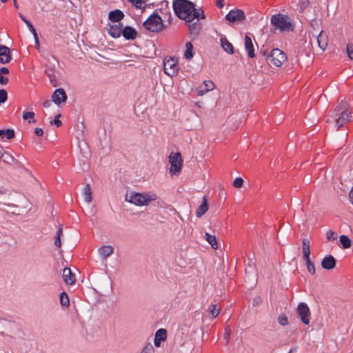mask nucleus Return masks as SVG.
I'll return each instance as SVG.
<instances>
[{
	"instance_id": "1",
	"label": "nucleus",
	"mask_w": 353,
	"mask_h": 353,
	"mask_svg": "<svg viewBox=\"0 0 353 353\" xmlns=\"http://www.w3.org/2000/svg\"><path fill=\"white\" fill-rule=\"evenodd\" d=\"M172 8L175 15L186 23H192L195 19L199 21L205 19L203 8H196L195 4L189 0H174Z\"/></svg>"
},
{
	"instance_id": "2",
	"label": "nucleus",
	"mask_w": 353,
	"mask_h": 353,
	"mask_svg": "<svg viewBox=\"0 0 353 353\" xmlns=\"http://www.w3.org/2000/svg\"><path fill=\"white\" fill-rule=\"evenodd\" d=\"M157 195L154 192H133L129 198L126 196V200L136 205L143 206L148 205L151 201H155Z\"/></svg>"
},
{
	"instance_id": "3",
	"label": "nucleus",
	"mask_w": 353,
	"mask_h": 353,
	"mask_svg": "<svg viewBox=\"0 0 353 353\" xmlns=\"http://www.w3.org/2000/svg\"><path fill=\"white\" fill-rule=\"evenodd\" d=\"M270 22L275 30H279L281 32L292 31L294 29L290 17L285 14H274L271 17Z\"/></svg>"
},
{
	"instance_id": "4",
	"label": "nucleus",
	"mask_w": 353,
	"mask_h": 353,
	"mask_svg": "<svg viewBox=\"0 0 353 353\" xmlns=\"http://www.w3.org/2000/svg\"><path fill=\"white\" fill-rule=\"evenodd\" d=\"M143 26L147 30L152 32H160L166 28L162 17L157 13V10L146 19Z\"/></svg>"
},
{
	"instance_id": "5",
	"label": "nucleus",
	"mask_w": 353,
	"mask_h": 353,
	"mask_svg": "<svg viewBox=\"0 0 353 353\" xmlns=\"http://www.w3.org/2000/svg\"><path fill=\"white\" fill-rule=\"evenodd\" d=\"M267 61L274 66L281 67L287 61V56L283 51L275 48L268 55Z\"/></svg>"
},
{
	"instance_id": "6",
	"label": "nucleus",
	"mask_w": 353,
	"mask_h": 353,
	"mask_svg": "<svg viewBox=\"0 0 353 353\" xmlns=\"http://www.w3.org/2000/svg\"><path fill=\"white\" fill-rule=\"evenodd\" d=\"M334 123L338 130L350 121L351 112L347 110H342L341 108L337 106L334 110Z\"/></svg>"
},
{
	"instance_id": "7",
	"label": "nucleus",
	"mask_w": 353,
	"mask_h": 353,
	"mask_svg": "<svg viewBox=\"0 0 353 353\" xmlns=\"http://www.w3.org/2000/svg\"><path fill=\"white\" fill-rule=\"evenodd\" d=\"M169 162L170 163V172L172 174H179L183 164L181 154L172 152L169 155Z\"/></svg>"
},
{
	"instance_id": "8",
	"label": "nucleus",
	"mask_w": 353,
	"mask_h": 353,
	"mask_svg": "<svg viewBox=\"0 0 353 353\" xmlns=\"http://www.w3.org/2000/svg\"><path fill=\"white\" fill-rule=\"evenodd\" d=\"M164 72L169 77H174L178 74V59L174 57H165L163 61Z\"/></svg>"
},
{
	"instance_id": "9",
	"label": "nucleus",
	"mask_w": 353,
	"mask_h": 353,
	"mask_svg": "<svg viewBox=\"0 0 353 353\" xmlns=\"http://www.w3.org/2000/svg\"><path fill=\"white\" fill-rule=\"evenodd\" d=\"M296 312L301 321L304 324L308 325L310 321L311 312L307 305L303 302L299 303L296 308Z\"/></svg>"
},
{
	"instance_id": "10",
	"label": "nucleus",
	"mask_w": 353,
	"mask_h": 353,
	"mask_svg": "<svg viewBox=\"0 0 353 353\" xmlns=\"http://www.w3.org/2000/svg\"><path fill=\"white\" fill-rule=\"evenodd\" d=\"M225 19L232 23H242L245 19V16L243 10L235 9L226 14Z\"/></svg>"
},
{
	"instance_id": "11",
	"label": "nucleus",
	"mask_w": 353,
	"mask_h": 353,
	"mask_svg": "<svg viewBox=\"0 0 353 353\" xmlns=\"http://www.w3.org/2000/svg\"><path fill=\"white\" fill-rule=\"evenodd\" d=\"M157 12H159L161 15L165 19L169 25L172 23V17L169 8L168 2H163L161 3V8L157 10Z\"/></svg>"
},
{
	"instance_id": "12",
	"label": "nucleus",
	"mask_w": 353,
	"mask_h": 353,
	"mask_svg": "<svg viewBox=\"0 0 353 353\" xmlns=\"http://www.w3.org/2000/svg\"><path fill=\"white\" fill-rule=\"evenodd\" d=\"M215 85L212 81L205 80L196 89V92L199 96H203L205 93L214 90Z\"/></svg>"
},
{
	"instance_id": "13",
	"label": "nucleus",
	"mask_w": 353,
	"mask_h": 353,
	"mask_svg": "<svg viewBox=\"0 0 353 353\" xmlns=\"http://www.w3.org/2000/svg\"><path fill=\"white\" fill-rule=\"evenodd\" d=\"M52 99L54 103L59 105L66 101V93L62 88L57 89L52 95Z\"/></svg>"
},
{
	"instance_id": "14",
	"label": "nucleus",
	"mask_w": 353,
	"mask_h": 353,
	"mask_svg": "<svg viewBox=\"0 0 353 353\" xmlns=\"http://www.w3.org/2000/svg\"><path fill=\"white\" fill-rule=\"evenodd\" d=\"M11 61L10 48L6 46H0V63H8Z\"/></svg>"
},
{
	"instance_id": "15",
	"label": "nucleus",
	"mask_w": 353,
	"mask_h": 353,
	"mask_svg": "<svg viewBox=\"0 0 353 353\" xmlns=\"http://www.w3.org/2000/svg\"><path fill=\"white\" fill-rule=\"evenodd\" d=\"M316 40L318 42L319 47L321 50H325L327 47L329 41L327 34L323 30H321V32L317 36Z\"/></svg>"
},
{
	"instance_id": "16",
	"label": "nucleus",
	"mask_w": 353,
	"mask_h": 353,
	"mask_svg": "<svg viewBox=\"0 0 353 353\" xmlns=\"http://www.w3.org/2000/svg\"><path fill=\"white\" fill-rule=\"evenodd\" d=\"M321 265L325 270H332L336 266V260L332 255L326 256L323 259Z\"/></svg>"
},
{
	"instance_id": "17",
	"label": "nucleus",
	"mask_w": 353,
	"mask_h": 353,
	"mask_svg": "<svg viewBox=\"0 0 353 353\" xmlns=\"http://www.w3.org/2000/svg\"><path fill=\"white\" fill-rule=\"evenodd\" d=\"M122 35L125 39L133 40L136 39L137 32L134 28L130 26H126L122 29Z\"/></svg>"
},
{
	"instance_id": "18",
	"label": "nucleus",
	"mask_w": 353,
	"mask_h": 353,
	"mask_svg": "<svg viewBox=\"0 0 353 353\" xmlns=\"http://www.w3.org/2000/svg\"><path fill=\"white\" fill-rule=\"evenodd\" d=\"M63 279L64 282L68 285H72L75 282V276L72 273L71 270L68 268H65L63 269Z\"/></svg>"
},
{
	"instance_id": "19",
	"label": "nucleus",
	"mask_w": 353,
	"mask_h": 353,
	"mask_svg": "<svg viewBox=\"0 0 353 353\" xmlns=\"http://www.w3.org/2000/svg\"><path fill=\"white\" fill-rule=\"evenodd\" d=\"M221 47L223 50L230 54H232L234 52L233 45L228 40L225 36H222L220 39Z\"/></svg>"
},
{
	"instance_id": "20",
	"label": "nucleus",
	"mask_w": 353,
	"mask_h": 353,
	"mask_svg": "<svg viewBox=\"0 0 353 353\" xmlns=\"http://www.w3.org/2000/svg\"><path fill=\"white\" fill-rule=\"evenodd\" d=\"M245 48L248 52V57L254 58L255 57L254 46L252 39L248 35L245 37Z\"/></svg>"
},
{
	"instance_id": "21",
	"label": "nucleus",
	"mask_w": 353,
	"mask_h": 353,
	"mask_svg": "<svg viewBox=\"0 0 353 353\" xmlns=\"http://www.w3.org/2000/svg\"><path fill=\"white\" fill-rule=\"evenodd\" d=\"M167 332L165 329H159L155 334L154 344L156 346L159 347L161 345V341L166 340Z\"/></svg>"
},
{
	"instance_id": "22",
	"label": "nucleus",
	"mask_w": 353,
	"mask_h": 353,
	"mask_svg": "<svg viewBox=\"0 0 353 353\" xmlns=\"http://www.w3.org/2000/svg\"><path fill=\"white\" fill-rule=\"evenodd\" d=\"M302 251L304 260L310 259V244L307 239H303L302 241Z\"/></svg>"
},
{
	"instance_id": "23",
	"label": "nucleus",
	"mask_w": 353,
	"mask_h": 353,
	"mask_svg": "<svg viewBox=\"0 0 353 353\" xmlns=\"http://www.w3.org/2000/svg\"><path fill=\"white\" fill-rule=\"evenodd\" d=\"M124 17V14L120 10H114L109 12L108 19L113 22H119Z\"/></svg>"
},
{
	"instance_id": "24",
	"label": "nucleus",
	"mask_w": 353,
	"mask_h": 353,
	"mask_svg": "<svg viewBox=\"0 0 353 353\" xmlns=\"http://www.w3.org/2000/svg\"><path fill=\"white\" fill-rule=\"evenodd\" d=\"M121 25L110 26L108 30L109 34L114 38H119L122 34Z\"/></svg>"
},
{
	"instance_id": "25",
	"label": "nucleus",
	"mask_w": 353,
	"mask_h": 353,
	"mask_svg": "<svg viewBox=\"0 0 353 353\" xmlns=\"http://www.w3.org/2000/svg\"><path fill=\"white\" fill-rule=\"evenodd\" d=\"M208 210V200L205 196L203 198L202 203L198 208L196 212V215L197 217H201L203 216Z\"/></svg>"
},
{
	"instance_id": "26",
	"label": "nucleus",
	"mask_w": 353,
	"mask_h": 353,
	"mask_svg": "<svg viewBox=\"0 0 353 353\" xmlns=\"http://www.w3.org/2000/svg\"><path fill=\"white\" fill-rule=\"evenodd\" d=\"M188 23V29L192 35L198 36L201 30V25L199 23Z\"/></svg>"
},
{
	"instance_id": "27",
	"label": "nucleus",
	"mask_w": 353,
	"mask_h": 353,
	"mask_svg": "<svg viewBox=\"0 0 353 353\" xmlns=\"http://www.w3.org/2000/svg\"><path fill=\"white\" fill-rule=\"evenodd\" d=\"M99 252L100 255L103 259H106L107 257H108L113 253L114 248L110 245H105V246L101 247L99 250Z\"/></svg>"
},
{
	"instance_id": "28",
	"label": "nucleus",
	"mask_w": 353,
	"mask_h": 353,
	"mask_svg": "<svg viewBox=\"0 0 353 353\" xmlns=\"http://www.w3.org/2000/svg\"><path fill=\"white\" fill-rule=\"evenodd\" d=\"M83 194L85 202L90 203L92 201V189L90 184L85 185V188H83Z\"/></svg>"
},
{
	"instance_id": "29",
	"label": "nucleus",
	"mask_w": 353,
	"mask_h": 353,
	"mask_svg": "<svg viewBox=\"0 0 353 353\" xmlns=\"http://www.w3.org/2000/svg\"><path fill=\"white\" fill-rule=\"evenodd\" d=\"M205 240L212 246V248L214 250H216L218 248V243L215 236L211 235L207 232L205 233Z\"/></svg>"
},
{
	"instance_id": "30",
	"label": "nucleus",
	"mask_w": 353,
	"mask_h": 353,
	"mask_svg": "<svg viewBox=\"0 0 353 353\" xmlns=\"http://www.w3.org/2000/svg\"><path fill=\"white\" fill-rule=\"evenodd\" d=\"M9 73V70L6 67H2L0 69V83L1 85H6L8 83V79L7 77H4L3 74H8Z\"/></svg>"
},
{
	"instance_id": "31",
	"label": "nucleus",
	"mask_w": 353,
	"mask_h": 353,
	"mask_svg": "<svg viewBox=\"0 0 353 353\" xmlns=\"http://www.w3.org/2000/svg\"><path fill=\"white\" fill-rule=\"evenodd\" d=\"M221 307L216 304H211L208 307V312L212 318L216 317L220 313Z\"/></svg>"
},
{
	"instance_id": "32",
	"label": "nucleus",
	"mask_w": 353,
	"mask_h": 353,
	"mask_svg": "<svg viewBox=\"0 0 353 353\" xmlns=\"http://www.w3.org/2000/svg\"><path fill=\"white\" fill-rule=\"evenodd\" d=\"M186 50L184 53V57L187 59H190L193 57V46L190 42H187L185 44Z\"/></svg>"
},
{
	"instance_id": "33",
	"label": "nucleus",
	"mask_w": 353,
	"mask_h": 353,
	"mask_svg": "<svg viewBox=\"0 0 353 353\" xmlns=\"http://www.w3.org/2000/svg\"><path fill=\"white\" fill-rule=\"evenodd\" d=\"M340 241L343 248H349L351 246V240L347 236L341 235L340 236Z\"/></svg>"
},
{
	"instance_id": "34",
	"label": "nucleus",
	"mask_w": 353,
	"mask_h": 353,
	"mask_svg": "<svg viewBox=\"0 0 353 353\" xmlns=\"http://www.w3.org/2000/svg\"><path fill=\"white\" fill-rule=\"evenodd\" d=\"M60 303L62 306L68 307L69 305L70 301L67 294L65 292H63L60 294Z\"/></svg>"
},
{
	"instance_id": "35",
	"label": "nucleus",
	"mask_w": 353,
	"mask_h": 353,
	"mask_svg": "<svg viewBox=\"0 0 353 353\" xmlns=\"http://www.w3.org/2000/svg\"><path fill=\"white\" fill-rule=\"evenodd\" d=\"M35 116L34 112H24L22 115V118L24 120H28V123H35V120L34 119Z\"/></svg>"
},
{
	"instance_id": "36",
	"label": "nucleus",
	"mask_w": 353,
	"mask_h": 353,
	"mask_svg": "<svg viewBox=\"0 0 353 353\" xmlns=\"http://www.w3.org/2000/svg\"><path fill=\"white\" fill-rule=\"evenodd\" d=\"M5 135L8 139H11L14 137V131L12 129L0 130V136Z\"/></svg>"
},
{
	"instance_id": "37",
	"label": "nucleus",
	"mask_w": 353,
	"mask_h": 353,
	"mask_svg": "<svg viewBox=\"0 0 353 353\" xmlns=\"http://www.w3.org/2000/svg\"><path fill=\"white\" fill-rule=\"evenodd\" d=\"M305 261L306 263V266H307V269L308 272L312 274H314L315 267H314V265L313 264V263L311 261L310 259H309L307 260H305Z\"/></svg>"
},
{
	"instance_id": "38",
	"label": "nucleus",
	"mask_w": 353,
	"mask_h": 353,
	"mask_svg": "<svg viewBox=\"0 0 353 353\" xmlns=\"http://www.w3.org/2000/svg\"><path fill=\"white\" fill-rule=\"evenodd\" d=\"M141 353H155L154 348L151 343L147 344Z\"/></svg>"
},
{
	"instance_id": "39",
	"label": "nucleus",
	"mask_w": 353,
	"mask_h": 353,
	"mask_svg": "<svg viewBox=\"0 0 353 353\" xmlns=\"http://www.w3.org/2000/svg\"><path fill=\"white\" fill-rule=\"evenodd\" d=\"M8 99V94L6 90H0V104L5 103Z\"/></svg>"
},
{
	"instance_id": "40",
	"label": "nucleus",
	"mask_w": 353,
	"mask_h": 353,
	"mask_svg": "<svg viewBox=\"0 0 353 353\" xmlns=\"http://www.w3.org/2000/svg\"><path fill=\"white\" fill-rule=\"evenodd\" d=\"M279 323L281 325H287L288 324V317L285 314H281L278 318Z\"/></svg>"
},
{
	"instance_id": "41",
	"label": "nucleus",
	"mask_w": 353,
	"mask_h": 353,
	"mask_svg": "<svg viewBox=\"0 0 353 353\" xmlns=\"http://www.w3.org/2000/svg\"><path fill=\"white\" fill-rule=\"evenodd\" d=\"M243 180L241 177L236 178L233 181L234 187L236 188H241L243 186Z\"/></svg>"
},
{
	"instance_id": "42",
	"label": "nucleus",
	"mask_w": 353,
	"mask_h": 353,
	"mask_svg": "<svg viewBox=\"0 0 353 353\" xmlns=\"http://www.w3.org/2000/svg\"><path fill=\"white\" fill-rule=\"evenodd\" d=\"M5 154V157H3V160L4 162L6 163H11L12 162L14 161V159L12 156L10 155L8 153H3Z\"/></svg>"
},
{
	"instance_id": "43",
	"label": "nucleus",
	"mask_w": 353,
	"mask_h": 353,
	"mask_svg": "<svg viewBox=\"0 0 353 353\" xmlns=\"http://www.w3.org/2000/svg\"><path fill=\"white\" fill-rule=\"evenodd\" d=\"M326 238L328 241H334L336 239V234L332 230H329L326 234Z\"/></svg>"
},
{
	"instance_id": "44",
	"label": "nucleus",
	"mask_w": 353,
	"mask_h": 353,
	"mask_svg": "<svg viewBox=\"0 0 353 353\" xmlns=\"http://www.w3.org/2000/svg\"><path fill=\"white\" fill-rule=\"evenodd\" d=\"M347 55L350 59H353V45L347 44Z\"/></svg>"
},
{
	"instance_id": "45",
	"label": "nucleus",
	"mask_w": 353,
	"mask_h": 353,
	"mask_svg": "<svg viewBox=\"0 0 353 353\" xmlns=\"http://www.w3.org/2000/svg\"><path fill=\"white\" fill-rule=\"evenodd\" d=\"M231 330L230 326H226L225 327V333H224V339L228 341L230 337Z\"/></svg>"
},
{
	"instance_id": "46",
	"label": "nucleus",
	"mask_w": 353,
	"mask_h": 353,
	"mask_svg": "<svg viewBox=\"0 0 353 353\" xmlns=\"http://www.w3.org/2000/svg\"><path fill=\"white\" fill-rule=\"evenodd\" d=\"M26 25L28 27L30 31L32 33L33 36H35V34H37V33L35 28L32 26V23L30 21H29L28 23H26Z\"/></svg>"
},
{
	"instance_id": "47",
	"label": "nucleus",
	"mask_w": 353,
	"mask_h": 353,
	"mask_svg": "<svg viewBox=\"0 0 353 353\" xmlns=\"http://www.w3.org/2000/svg\"><path fill=\"white\" fill-rule=\"evenodd\" d=\"M34 133L38 137H41L43 134V130L40 128H36L34 129Z\"/></svg>"
},
{
	"instance_id": "48",
	"label": "nucleus",
	"mask_w": 353,
	"mask_h": 353,
	"mask_svg": "<svg viewBox=\"0 0 353 353\" xmlns=\"http://www.w3.org/2000/svg\"><path fill=\"white\" fill-rule=\"evenodd\" d=\"M54 245L57 248H61V237L55 236Z\"/></svg>"
},
{
	"instance_id": "49",
	"label": "nucleus",
	"mask_w": 353,
	"mask_h": 353,
	"mask_svg": "<svg viewBox=\"0 0 353 353\" xmlns=\"http://www.w3.org/2000/svg\"><path fill=\"white\" fill-rule=\"evenodd\" d=\"M225 0H216V6L219 8H222L225 6Z\"/></svg>"
},
{
	"instance_id": "50",
	"label": "nucleus",
	"mask_w": 353,
	"mask_h": 353,
	"mask_svg": "<svg viewBox=\"0 0 353 353\" xmlns=\"http://www.w3.org/2000/svg\"><path fill=\"white\" fill-rule=\"evenodd\" d=\"M34 39L35 41V48L39 50L40 48V44H39V37H38L37 34H35V36H34Z\"/></svg>"
},
{
	"instance_id": "51",
	"label": "nucleus",
	"mask_w": 353,
	"mask_h": 353,
	"mask_svg": "<svg viewBox=\"0 0 353 353\" xmlns=\"http://www.w3.org/2000/svg\"><path fill=\"white\" fill-rule=\"evenodd\" d=\"M59 115H57L54 119V123L56 126L59 127L61 125V121L59 119Z\"/></svg>"
},
{
	"instance_id": "52",
	"label": "nucleus",
	"mask_w": 353,
	"mask_h": 353,
	"mask_svg": "<svg viewBox=\"0 0 353 353\" xmlns=\"http://www.w3.org/2000/svg\"><path fill=\"white\" fill-rule=\"evenodd\" d=\"M259 54L262 55L263 57H264L267 59L268 55L270 54L268 52V50H262L261 49L259 52Z\"/></svg>"
},
{
	"instance_id": "53",
	"label": "nucleus",
	"mask_w": 353,
	"mask_h": 353,
	"mask_svg": "<svg viewBox=\"0 0 353 353\" xmlns=\"http://www.w3.org/2000/svg\"><path fill=\"white\" fill-rule=\"evenodd\" d=\"M51 104H52L51 101L49 100H47L43 102V105L44 108H49L51 105Z\"/></svg>"
},
{
	"instance_id": "54",
	"label": "nucleus",
	"mask_w": 353,
	"mask_h": 353,
	"mask_svg": "<svg viewBox=\"0 0 353 353\" xmlns=\"http://www.w3.org/2000/svg\"><path fill=\"white\" fill-rule=\"evenodd\" d=\"M19 17L24 23H26V24L30 21L21 13H19Z\"/></svg>"
},
{
	"instance_id": "55",
	"label": "nucleus",
	"mask_w": 353,
	"mask_h": 353,
	"mask_svg": "<svg viewBox=\"0 0 353 353\" xmlns=\"http://www.w3.org/2000/svg\"><path fill=\"white\" fill-rule=\"evenodd\" d=\"M62 234H63V228H62V227H61V228H59V230H58V231L57 232L56 236L61 237Z\"/></svg>"
},
{
	"instance_id": "56",
	"label": "nucleus",
	"mask_w": 353,
	"mask_h": 353,
	"mask_svg": "<svg viewBox=\"0 0 353 353\" xmlns=\"http://www.w3.org/2000/svg\"><path fill=\"white\" fill-rule=\"evenodd\" d=\"M350 198L352 200V202L353 203V188H352V190H350Z\"/></svg>"
},
{
	"instance_id": "57",
	"label": "nucleus",
	"mask_w": 353,
	"mask_h": 353,
	"mask_svg": "<svg viewBox=\"0 0 353 353\" xmlns=\"http://www.w3.org/2000/svg\"><path fill=\"white\" fill-rule=\"evenodd\" d=\"M14 7L16 8H18V5H17V0H15V1H14Z\"/></svg>"
},
{
	"instance_id": "58",
	"label": "nucleus",
	"mask_w": 353,
	"mask_h": 353,
	"mask_svg": "<svg viewBox=\"0 0 353 353\" xmlns=\"http://www.w3.org/2000/svg\"><path fill=\"white\" fill-rule=\"evenodd\" d=\"M3 3H6L8 0H1Z\"/></svg>"
},
{
	"instance_id": "59",
	"label": "nucleus",
	"mask_w": 353,
	"mask_h": 353,
	"mask_svg": "<svg viewBox=\"0 0 353 353\" xmlns=\"http://www.w3.org/2000/svg\"><path fill=\"white\" fill-rule=\"evenodd\" d=\"M13 1H15V0H13Z\"/></svg>"
}]
</instances>
